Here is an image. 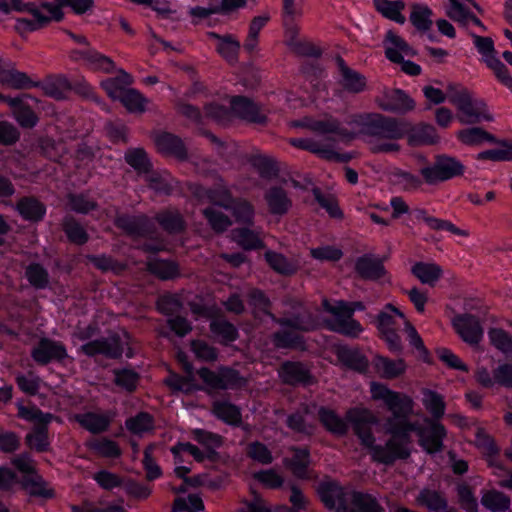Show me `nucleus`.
<instances>
[{"label":"nucleus","mask_w":512,"mask_h":512,"mask_svg":"<svg viewBox=\"0 0 512 512\" xmlns=\"http://www.w3.org/2000/svg\"><path fill=\"white\" fill-rule=\"evenodd\" d=\"M370 393L374 400L382 401L393 414L385 424V431L389 435L385 446L376 444L375 438L371 435L372 427L376 426L378 421L370 411L351 409L347 413V420L374 460L389 463L397 458L407 457L410 454L412 432H416L419 443L426 452L435 453L441 450L445 429L440 423L423 418V425L420 426L408 421L407 417L412 413L414 405L411 397L390 390L386 385L377 382L371 383Z\"/></svg>","instance_id":"f257e3e1"},{"label":"nucleus","mask_w":512,"mask_h":512,"mask_svg":"<svg viewBox=\"0 0 512 512\" xmlns=\"http://www.w3.org/2000/svg\"><path fill=\"white\" fill-rule=\"evenodd\" d=\"M293 125L295 127L308 129L312 133V136L291 139V145L307 150L323 159L334 161L347 160V157L338 153V144L348 142L354 138L356 133L348 132L336 120L304 118L303 120L294 122Z\"/></svg>","instance_id":"f03ea898"},{"label":"nucleus","mask_w":512,"mask_h":512,"mask_svg":"<svg viewBox=\"0 0 512 512\" xmlns=\"http://www.w3.org/2000/svg\"><path fill=\"white\" fill-rule=\"evenodd\" d=\"M357 123L361 132L366 136V142L371 151L375 153L398 152L400 146L397 140L406 134L404 123L380 114H368L360 118Z\"/></svg>","instance_id":"7ed1b4c3"},{"label":"nucleus","mask_w":512,"mask_h":512,"mask_svg":"<svg viewBox=\"0 0 512 512\" xmlns=\"http://www.w3.org/2000/svg\"><path fill=\"white\" fill-rule=\"evenodd\" d=\"M11 11L27 12L32 16V19L25 17L16 19L15 29L20 34L36 31L51 21H59L63 17L59 6L52 2L25 3L22 0H0V21Z\"/></svg>","instance_id":"20e7f679"},{"label":"nucleus","mask_w":512,"mask_h":512,"mask_svg":"<svg viewBox=\"0 0 512 512\" xmlns=\"http://www.w3.org/2000/svg\"><path fill=\"white\" fill-rule=\"evenodd\" d=\"M206 197L211 202L212 207L206 209L204 214L214 230L223 231L231 224L223 210L232 213L238 223L252 224L254 217L252 205L246 201H238L231 205V197L226 188L220 187L207 191Z\"/></svg>","instance_id":"39448f33"},{"label":"nucleus","mask_w":512,"mask_h":512,"mask_svg":"<svg viewBox=\"0 0 512 512\" xmlns=\"http://www.w3.org/2000/svg\"><path fill=\"white\" fill-rule=\"evenodd\" d=\"M318 494L330 510H345L348 505L361 512H382L376 500L367 494L342 487L337 482L325 480L318 486Z\"/></svg>","instance_id":"423d86ee"},{"label":"nucleus","mask_w":512,"mask_h":512,"mask_svg":"<svg viewBox=\"0 0 512 512\" xmlns=\"http://www.w3.org/2000/svg\"><path fill=\"white\" fill-rule=\"evenodd\" d=\"M323 305L330 314V318L326 320L330 330L348 336H357L362 332L361 325L352 318L355 311L364 310L365 306L362 302L334 301L331 303L325 300Z\"/></svg>","instance_id":"0eeeda50"},{"label":"nucleus","mask_w":512,"mask_h":512,"mask_svg":"<svg viewBox=\"0 0 512 512\" xmlns=\"http://www.w3.org/2000/svg\"><path fill=\"white\" fill-rule=\"evenodd\" d=\"M226 102L230 104V109L212 103L206 106V115L219 122L226 121L230 114L249 122L262 123L265 121V116L262 115L258 106L247 98L231 97L226 99Z\"/></svg>","instance_id":"6e6552de"},{"label":"nucleus","mask_w":512,"mask_h":512,"mask_svg":"<svg viewBox=\"0 0 512 512\" xmlns=\"http://www.w3.org/2000/svg\"><path fill=\"white\" fill-rule=\"evenodd\" d=\"M18 414L22 419L34 424L33 430L26 436L28 445L38 451L46 450L49 446L47 426L53 420V415L22 404H18Z\"/></svg>","instance_id":"1a4fd4ad"},{"label":"nucleus","mask_w":512,"mask_h":512,"mask_svg":"<svg viewBox=\"0 0 512 512\" xmlns=\"http://www.w3.org/2000/svg\"><path fill=\"white\" fill-rule=\"evenodd\" d=\"M464 309L463 313H459L451 319V325L462 341L476 347L480 339L478 301L467 302Z\"/></svg>","instance_id":"9d476101"},{"label":"nucleus","mask_w":512,"mask_h":512,"mask_svg":"<svg viewBox=\"0 0 512 512\" xmlns=\"http://www.w3.org/2000/svg\"><path fill=\"white\" fill-rule=\"evenodd\" d=\"M281 327L282 332L276 334L274 337V343L277 347L303 348V343L298 332L312 330L316 328L317 325L312 320L295 318L283 321Z\"/></svg>","instance_id":"9b49d317"},{"label":"nucleus","mask_w":512,"mask_h":512,"mask_svg":"<svg viewBox=\"0 0 512 512\" xmlns=\"http://www.w3.org/2000/svg\"><path fill=\"white\" fill-rule=\"evenodd\" d=\"M197 375L203 381L204 387L208 391L229 389L244 384V379L237 372L228 368H220L217 371L202 368L197 371Z\"/></svg>","instance_id":"f8f14e48"},{"label":"nucleus","mask_w":512,"mask_h":512,"mask_svg":"<svg viewBox=\"0 0 512 512\" xmlns=\"http://www.w3.org/2000/svg\"><path fill=\"white\" fill-rule=\"evenodd\" d=\"M448 97L458 109V119L463 124H474L479 120V112L470 93L463 87L449 85Z\"/></svg>","instance_id":"ddd939ff"},{"label":"nucleus","mask_w":512,"mask_h":512,"mask_svg":"<svg viewBox=\"0 0 512 512\" xmlns=\"http://www.w3.org/2000/svg\"><path fill=\"white\" fill-rule=\"evenodd\" d=\"M462 172L461 164L453 158L442 157L431 167L421 170L422 176L428 183L448 180Z\"/></svg>","instance_id":"4468645a"},{"label":"nucleus","mask_w":512,"mask_h":512,"mask_svg":"<svg viewBox=\"0 0 512 512\" xmlns=\"http://www.w3.org/2000/svg\"><path fill=\"white\" fill-rule=\"evenodd\" d=\"M447 15L464 26L478 25L477 17L471 12L472 8H478L473 0H448Z\"/></svg>","instance_id":"2eb2a0df"},{"label":"nucleus","mask_w":512,"mask_h":512,"mask_svg":"<svg viewBox=\"0 0 512 512\" xmlns=\"http://www.w3.org/2000/svg\"><path fill=\"white\" fill-rule=\"evenodd\" d=\"M378 105L386 111L406 112L414 108V101L401 90H387L377 99Z\"/></svg>","instance_id":"dca6fc26"},{"label":"nucleus","mask_w":512,"mask_h":512,"mask_svg":"<svg viewBox=\"0 0 512 512\" xmlns=\"http://www.w3.org/2000/svg\"><path fill=\"white\" fill-rule=\"evenodd\" d=\"M386 57L392 61H402L415 55V51L399 35L388 31L384 40Z\"/></svg>","instance_id":"f3484780"},{"label":"nucleus","mask_w":512,"mask_h":512,"mask_svg":"<svg viewBox=\"0 0 512 512\" xmlns=\"http://www.w3.org/2000/svg\"><path fill=\"white\" fill-rule=\"evenodd\" d=\"M71 57L75 60H82L93 70L111 72L114 68V63L110 58L88 47L73 51Z\"/></svg>","instance_id":"a211bd4d"},{"label":"nucleus","mask_w":512,"mask_h":512,"mask_svg":"<svg viewBox=\"0 0 512 512\" xmlns=\"http://www.w3.org/2000/svg\"><path fill=\"white\" fill-rule=\"evenodd\" d=\"M66 349L58 342L42 339L39 345L32 351L33 359L41 364L52 360H61L66 357Z\"/></svg>","instance_id":"6ab92c4d"},{"label":"nucleus","mask_w":512,"mask_h":512,"mask_svg":"<svg viewBox=\"0 0 512 512\" xmlns=\"http://www.w3.org/2000/svg\"><path fill=\"white\" fill-rule=\"evenodd\" d=\"M408 319L405 314L392 304H387L377 316V328L379 332L398 330L405 326Z\"/></svg>","instance_id":"aec40b11"},{"label":"nucleus","mask_w":512,"mask_h":512,"mask_svg":"<svg viewBox=\"0 0 512 512\" xmlns=\"http://www.w3.org/2000/svg\"><path fill=\"white\" fill-rule=\"evenodd\" d=\"M337 64L340 73V83L344 89L353 93L365 90L367 84L365 76L350 69L341 58L337 59Z\"/></svg>","instance_id":"412c9836"},{"label":"nucleus","mask_w":512,"mask_h":512,"mask_svg":"<svg viewBox=\"0 0 512 512\" xmlns=\"http://www.w3.org/2000/svg\"><path fill=\"white\" fill-rule=\"evenodd\" d=\"M376 10L385 18L398 24H404L406 21L403 15L405 3L402 0H373Z\"/></svg>","instance_id":"4be33fe9"},{"label":"nucleus","mask_w":512,"mask_h":512,"mask_svg":"<svg viewBox=\"0 0 512 512\" xmlns=\"http://www.w3.org/2000/svg\"><path fill=\"white\" fill-rule=\"evenodd\" d=\"M374 366L377 373L387 379L400 376L406 370V363L403 359L391 360L383 356H376Z\"/></svg>","instance_id":"5701e85b"},{"label":"nucleus","mask_w":512,"mask_h":512,"mask_svg":"<svg viewBox=\"0 0 512 512\" xmlns=\"http://www.w3.org/2000/svg\"><path fill=\"white\" fill-rule=\"evenodd\" d=\"M279 375L281 379L290 384L310 382V374L306 367L300 363L287 362L282 365Z\"/></svg>","instance_id":"b1692460"},{"label":"nucleus","mask_w":512,"mask_h":512,"mask_svg":"<svg viewBox=\"0 0 512 512\" xmlns=\"http://www.w3.org/2000/svg\"><path fill=\"white\" fill-rule=\"evenodd\" d=\"M178 360L183 364V367L185 371L188 374V377H180L178 375L172 374L166 379V383L176 391H183V392H191L192 390L197 388V385L193 383L192 379L190 377L192 376V366L187 362L186 356L184 353L179 352L178 353Z\"/></svg>","instance_id":"393cba45"},{"label":"nucleus","mask_w":512,"mask_h":512,"mask_svg":"<svg viewBox=\"0 0 512 512\" xmlns=\"http://www.w3.org/2000/svg\"><path fill=\"white\" fill-rule=\"evenodd\" d=\"M408 143L411 146L430 145L438 142V135L433 126L421 124L413 127L408 133Z\"/></svg>","instance_id":"a878e982"},{"label":"nucleus","mask_w":512,"mask_h":512,"mask_svg":"<svg viewBox=\"0 0 512 512\" xmlns=\"http://www.w3.org/2000/svg\"><path fill=\"white\" fill-rule=\"evenodd\" d=\"M482 506L491 512H506L510 510L511 498L502 491L492 489L482 493Z\"/></svg>","instance_id":"bb28decb"},{"label":"nucleus","mask_w":512,"mask_h":512,"mask_svg":"<svg viewBox=\"0 0 512 512\" xmlns=\"http://www.w3.org/2000/svg\"><path fill=\"white\" fill-rule=\"evenodd\" d=\"M131 83L132 77L121 70L117 77L102 81L101 86L112 99L119 100L129 89Z\"/></svg>","instance_id":"cd10ccee"},{"label":"nucleus","mask_w":512,"mask_h":512,"mask_svg":"<svg viewBox=\"0 0 512 512\" xmlns=\"http://www.w3.org/2000/svg\"><path fill=\"white\" fill-rule=\"evenodd\" d=\"M413 275L423 284L434 286L442 276V269L435 263L418 262L412 266Z\"/></svg>","instance_id":"c85d7f7f"},{"label":"nucleus","mask_w":512,"mask_h":512,"mask_svg":"<svg viewBox=\"0 0 512 512\" xmlns=\"http://www.w3.org/2000/svg\"><path fill=\"white\" fill-rule=\"evenodd\" d=\"M488 336L491 344L503 354L507 361H512V335L502 328H490Z\"/></svg>","instance_id":"c756f323"},{"label":"nucleus","mask_w":512,"mask_h":512,"mask_svg":"<svg viewBox=\"0 0 512 512\" xmlns=\"http://www.w3.org/2000/svg\"><path fill=\"white\" fill-rule=\"evenodd\" d=\"M155 144L163 153L172 154L178 158L185 156L183 143L177 136L168 133L159 134L155 139Z\"/></svg>","instance_id":"7c9ffc66"},{"label":"nucleus","mask_w":512,"mask_h":512,"mask_svg":"<svg viewBox=\"0 0 512 512\" xmlns=\"http://www.w3.org/2000/svg\"><path fill=\"white\" fill-rule=\"evenodd\" d=\"M499 455L500 448L498 444L482 429V459L485 458L489 466L503 470L504 465Z\"/></svg>","instance_id":"2f4dec72"},{"label":"nucleus","mask_w":512,"mask_h":512,"mask_svg":"<svg viewBox=\"0 0 512 512\" xmlns=\"http://www.w3.org/2000/svg\"><path fill=\"white\" fill-rule=\"evenodd\" d=\"M357 272L367 279H378L384 273L382 262L372 256H362L356 262Z\"/></svg>","instance_id":"473e14b6"},{"label":"nucleus","mask_w":512,"mask_h":512,"mask_svg":"<svg viewBox=\"0 0 512 512\" xmlns=\"http://www.w3.org/2000/svg\"><path fill=\"white\" fill-rule=\"evenodd\" d=\"M81 426L93 433L104 431L109 426L111 415L99 413H85L76 416Z\"/></svg>","instance_id":"72a5a7b5"},{"label":"nucleus","mask_w":512,"mask_h":512,"mask_svg":"<svg viewBox=\"0 0 512 512\" xmlns=\"http://www.w3.org/2000/svg\"><path fill=\"white\" fill-rule=\"evenodd\" d=\"M338 359L347 367L356 371H364L367 368L366 358L357 350L341 346L337 349Z\"/></svg>","instance_id":"f704fd0d"},{"label":"nucleus","mask_w":512,"mask_h":512,"mask_svg":"<svg viewBox=\"0 0 512 512\" xmlns=\"http://www.w3.org/2000/svg\"><path fill=\"white\" fill-rule=\"evenodd\" d=\"M489 69H491L497 80L512 92V76L507 66L499 59L497 54L489 55L482 59Z\"/></svg>","instance_id":"c9c22d12"},{"label":"nucleus","mask_w":512,"mask_h":512,"mask_svg":"<svg viewBox=\"0 0 512 512\" xmlns=\"http://www.w3.org/2000/svg\"><path fill=\"white\" fill-rule=\"evenodd\" d=\"M265 198L269 209L273 214H285L291 206V201L287 197L286 193L279 187L271 188L267 192Z\"/></svg>","instance_id":"e433bc0d"},{"label":"nucleus","mask_w":512,"mask_h":512,"mask_svg":"<svg viewBox=\"0 0 512 512\" xmlns=\"http://www.w3.org/2000/svg\"><path fill=\"white\" fill-rule=\"evenodd\" d=\"M19 214L26 220L39 221L45 215L46 209L42 203L35 199H22L17 204Z\"/></svg>","instance_id":"4c0bfd02"},{"label":"nucleus","mask_w":512,"mask_h":512,"mask_svg":"<svg viewBox=\"0 0 512 512\" xmlns=\"http://www.w3.org/2000/svg\"><path fill=\"white\" fill-rule=\"evenodd\" d=\"M0 84L4 88L22 89L31 85V81L25 73L14 69L0 71Z\"/></svg>","instance_id":"58836bf2"},{"label":"nucleus","mask_w":512,"mask_h":512,"mask_svg":"<svg viewBox=\"0 0 512 512\" xmlns=\"http://www.w3.org/2000/svg\"><path fill=\"white\" fill-rule=\"evenodd\" d=\"M119 101L130 113H142L148 104V100L139 91L132 88H129Z\"/></svg>","instance_id":"ea45409f"},{"label":"nucleus","mask_w":512,"mask_h":512,"mask_svg":"<svg viewBox=\"0 0 512 512\" xmlns=\"http://www.w3.org/2000/svg\"><path fill=\"white\" fill-rule=\"evenodd\" d=\"M265 258L270 267L281 274H292L296 272L299 267L296 262L289 261L282 254L272 251L266 252Z\"/></svg>","instance_id":"a19ab883"},{"label":"nucleus","mask_w":512,"mask_h":512,"mask_svg":"<svg viewBox=\"0 0 512 512\" xmlns=\"http://www.w3.org/2000/svg\"><path fill=\"white\" fill-rule=\"evenodd\" d=\"M126 427L132 434L142 436L153 430L154 422L148 413H139L126 421Z\"/></svg>","instance_id":"79ce46f5"},{"label":"nucleus","mask_w":512,"mask_h":512,"mask_svg":"<svg viewBox=\"0 0 512 512\" xmlns=\"http://www.w3.org/2000/svg\"><path fill=\"white\" fill-rule=\"evenodd\" d=\"M310 463L309 453L306 449L293 450L292 458H285V464L294 475L304 477Z\"/></svg>","instance_id":"37998d69"},{"label":"nucleus","mask_w":512,"mask_h":512,"mask_svg":"<svg viewBox=\"0 0 512 512\" xmlns=\"http://www.w3.org/2000/svg\"><path fill=\"white\" fill-rule=\"evenodd\" d=\"M214 414L230 425L240 423L241 414L238 407L229 402H217L214 404Z\"/></svg>","instance_id":"c03bdc74"},{"label":"nucleus","mask_w":512,"mask_h":512,"mask_svg":"<svg viewBox=\"0 0 512 512\" xmlns=\"http://www.w3.org/2000/svg\"><path fill=\"white\" fill-rule=\"evenodd\" d=\"M149 271L161 279H171L178 275V267L174 262L153 259L148 263Z\"/></svg>","instance_id":"a18cd8bd"},{"label":"nucleus","mask_w":512,"mask_h":512,"mask_svg":"<svg viewBox=\"0 0 512 512\" xmlns=\"http://www.w3.org/2000/svg\"><path fill=\"white\" fill-rule=\"evenodd\" d=\"M432 11L426 5L416 4L412 8L410 21L418 30L426 31L432 25Z\"/></svg>","instance_id":"49530a36"},{"label":"nucleus","mask_w":512,"mask_h":512,"mask_svg":"<svg viewBox=\"0 0 512 512\" xmlns=\"http://www.w3.org/2000/svg\"><path fill=\"white\" fill-rule=\"evenodd\" d=\"M81 349L85 354L90 356L97 353H103L110 357H118L122 354V351L117 347H113L112 343H110L108 340H94L82 345Z\"/></svg>","instance_id":"de8ad7c7"},{"label":"nucleus","mask_w":512,"mask_h":512,"mask_svg":"<svg viewBox=\"0 0 512 512\" xmlns=\"http://www.w3.org/2000/svg\"><path fill=\"white\" fill-rule=\"evenodd\" d=\"M319 416L323 425L331 432L344 434L347 430V422L341 419L334 411L321 409Z\"/></svg>","instance_id":"09e8293b"},{"label":"nucleus","mask_w":512,"mask_h":512,"mask_svg":"<svg viewBox=\"0 0 512 512\" xmlns=\"http://www.w3.org/2000/svg\"><path fill=\"white\" fill-rule=\"evenodd\" d=\"M7 103L15 109L17 122L23 127H33L37 123L36 115L28 108L21 106L19 98L7 99Z\"/></svg>","instance_id":"8fccbe9b"},{"label":"nucleus","mask_w":512,"mask_h":512,"mask_svg":"<svg viewBox=\"0 0 512 512\" xmlns=\"http://www.w3.org/2000/svg\"><path fill=\"white\" fill-rule=\"evenodd\" d=\"M482 160L512 161V142L503 140L498 147L483 150Z\"/></svg>","instance_id":"3c124183"},{"label":"nucleus","mask_w":512,"mask_h":512,"mask_svg":"<svg viewBox=\"0 0 512 512\" xmlns=\"http://www.w3.org/2000/svg\"><path fill=\"white\" fill-rule=\"evenodd\" d=\"M423 405L426 410L435 418L441 417L445 412V404L443 398L438 393L425 390L423 392Z\"/></svg>","instance_id":"603ef678"},{"label":"nucleus","mask_w":512,"mask_h":512,"mask_svg":"<svg viewBox=\"0 0 512 512\" xmlns=\"http://www.w3.org/2000/svg\"><path fill=\"white\" fill-rule=\"evenodd\" d=\"M233 240L244 249L262 247V240L259 235L246 228L234 230Z\"/></svg>","instance_id":"864d4df0"},{"label":"nucleus","mask_w":512,"mask_h":512,"mask_svg":"<svg viewBox=\"0 0 512 512\" xmlns=\"http://www.w3.org/2000/svg\"><path fill=\"white\" fill-rule=\"evenodd\" d=\"M210 327L213 335L224 343L235 340L237 336L235 327L226 321L213 320Z\"/></svg>","instance_id":"5fc2aeb1"},{"label":"nucleus","mask_w":512,"mask_h":512,"mask_svg":"<svg viewBox=\"0 0 512 512\" xmlns=\"http://www.w3.org/2000/svg\"><path fill=\"white\" fill-rule=\"evenodd\" d=\"M211 37L217 40L216 48L218 52L228 61H233L236 58L239 43L231 37H219L214 33L210 34Z\"/></svg>","instance_id":"6e6d98bb"},{"label":"nucleus","mask_w":512,"mask_h":512,"mask_svg":"<svg viewBox=\"0 0 512 512\" xmlns=\"http://www.w3.org/2000/svg\"><path fill=\"white\" fill-rule=\"evenodd\" d=\"M204 510L202 499L196 495H189L187 498H177L174 502L171 512H201Z\"/></svg>","instance_id":"4d7b16f0"},{"label":"nucleus","mask_w":512,"mask_h":512,"mask_svg":"<svg viewBox=\"0 0 512 512\" xmlns=\"http://www.w3.org/2000/svg\"><path fill=\"white\" fill-rule=\"evenodd\" d=\"M90 448L103 457L115 458L120 455L118 445L108 439L95 440L89 444Z\"/></svg>","instance_id":"13d9d810"},{"label":"nucleus","mask_w":512,"mask_h":512,"mask_svg":"<svg viewBox=\"0 0 512 512\" xmlns=\"http://www.w3.org/2000/svg\"><path fill=\"white\" fill-rule=\"evenodd\" d=\"M418 504L427 507L430 510L438 511L446 507L443 498L436 492L430 490H423L418 498Z\"/></svg>","instance_id":"bf43d9fd"},{"label":"nucleus","mask_w":512,"mask_h":512,"mask_svg":"<svg viewBox=\"0 0 512 512\" xmlns=\"http://www.w3.org/2000/svg\"><path fill=\"white\" fill-rule=\"evenodd\" d=\"M16 380L19 388L23 392L31 395L37 394L44 386L42 381L32 373H28L26 375H19L17 376Z\"/></svg>","instance_id":"052dcab7"},{"label":"nucleus","mask_w":512,"mask_h":512,"mask_svg":"<svg viewBox=\"0 0 512 512\" xmlns=\"http://www.w3.org/2000/svg\"><path fill=\"white\" fill-rule=\"evenodd\" d=\"M311 256L319 261H337L343 253L342 251L334 246H322L311 249Z\"/></svg>","instance_id":"680f3d73"},{"label":"nucleus","mask_w":512,"mask_h":512,"mask_svg":"<svg viewBox=\"0 0 512 512\" xmlns=\"http://www.w3.org/2000/svg\"><path fill=\"white\" fill-rule=\"evenodd\" d=\"M493 377L500 386L512 388V363L505 362L499 364L493 371Z\"/></svg>","instance_id":"e2e57ef3"},{"label":"nucleus","mask_w":512,"mask_h":512,"mask_svg":"<svg viewBox=\"0 0 512 512\" xmlns=\"http://www.w3.org/2000/svg\"><path fill=\"white\" fill-rule=\"evenodd\" d=\"M115 382L118 386L131 391L137 386L138 374L131 369L119 370L115 373Z\"/></svg>","instance_id":"0e129e2a"},{"label":"nucleus","mask_w":512,"mask_h":512,"mask_svg":"<svg viewBox=\"0 0 512 512\" xmlns=\"http://www.w3.org/2000/svg\"><path fill=\"white\" fill-rule=\"evenodd\" d=\"M125 158L130 166L140 172L146 171L149 168V160L142 149L130 150L126 153Z\"/></svg>","instance_id":"69168bd1"},{"label":"nucleus","mask_w":512,"mask_h":512,"mask_svg":"<svg viewBox=\"0 0 512 512\" xmlns=\"http://www.w3.org/2000/svg\"><path fill=\"white\" fill-rule=\"evenodd\" d=\"M93 479L101 488L106 490L113 489L121 484V480L116 474L106 470L95 473Z\"/></svg>","instance_id":"338daca9"},{"label":"nucleus","mask_w":512,"mask_h":512,"mask_svg":"<svg viewBox=\"0 0 512 512\" xmlns=\"http://www.w3.org/2000/svg\"><path fill=\"white\" fill-rule=\"evenodd\" d=\"M160 225L168 231L175 232L183 227L182 218L178 213L166 212L158 217Z\"/></svg>","instance_id":"774afa93"}]
</instances>
